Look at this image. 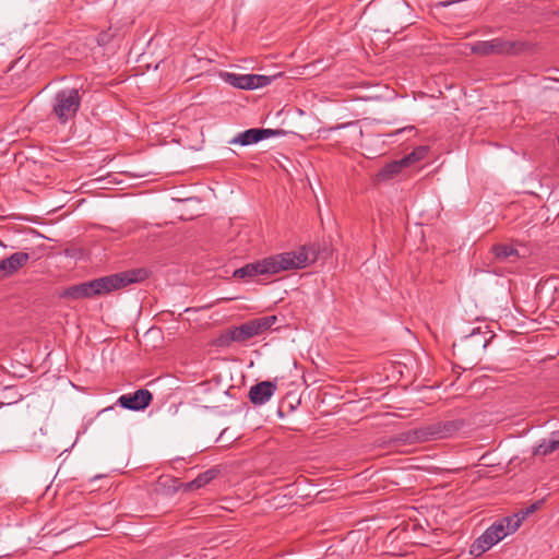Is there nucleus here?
<instances>
[{
	"instance_id": "412c9836",
	"label": "nucleus",
	"mask_w": 559,
	"mask_h": 559,
	"mask_svg": "<svg viewBox=\"0 0 559 559\" xmlns=\"http://www.w3.org/2000/svg\"><path fill=\"white\" fill-rule=\"evenodd\" d=\"M428 154V147L427 146H418L416 147L412 153H409L407 156L403 157V162L406 166L419 162L424 159Z\"/></svg>"
},
{
	"instance_id": "2eb2a0df",
	"label": "nucleus",
	"mask_w": 559,
	"mask_h": 559,
	"mask_svg": "<svg viewBox=\"0 0 559 559\" xmlns=\"http://www.w3.org/2000/svg\"><path fill=\"white\" fill-rule=\"evenodd\" d=\"M216 469H207L204 473L200 474L197 478L189 481L186 486L188 490H195L199 488L204 487L206 484H209L211 480H213L217 476Z\"/></svg>"
},
{
	"instance_id": "7ed1b4c3",
	"label": "nucleus",
	"mask_w": 559,
	"mask_h": 559,
	"mask_svg": "<svg viewBox=\"0 0 559 559\" xmlns=\"http://www.w3.org/2000/svg\"><path fill=\"white\" fill-rule=\"evenodd\" d=\"M81 95L76 88L59 91L52 99V115L62 124L73 119L81 106Z\"/></svg>"
},
{
	"instance_id": "6ab92c4d",
	"label": "nucleus",
	"mask_w": 559,
	"mask_h": 559,
	"mask_svg": "<svg viewBox=\"0 0 559 559\" xmlns=\"http://www.w3.org/2000/svg\"><path fill=\"white\" fill-rule=\"evenodd\" d=\"M464 346H477L485 348L487 345V340L480 332L473 331L471 334L466 335L463 340Z\"/></svg>"
},
{
	"instance_id": "9d476101",
	"label": "nucleus",
	"mask_w": 559,
	"mask_h": 559,
	"mask_svg": "<svg viewBox=\"0 0 559 559\" xmlns=\"http://www.w3.org/2000/svg\"><path fill=\"white\" fill-rule=\"evenodd\" d=\"M441 436V431L436 426H428L413 429L402 435L401 440L407 443L425 442L437 439Z\"/></svg>"
},
{
	"instance_id": "5701e85b",
	"label": "nucleus",
	"mask_w": 559,
	"mask_h": 559,
	"mask_svg": "<svg viewBox=\"0 0 559 559\" xmlns=\"http://www.w3.org/2000/svg\"><path fill=\"white\" fill-rule=\"evenodd\" d=\"M537 510V504H532L528 508H526L525 510H522L520 513H518L520 515V519H521V522L530 514L534 513L535 511Z\"/></svg>"
},
{
	"instance_id": "f03ea898",
	"label": "nucleus",
	"mask_w": 559,
	"mask_h": 559,
	"mask_svg": "<svg viewBox=\"0 0 559 559\" xmlns=\"http://www.w3.org/2000/svg\"><path fill=\"white\" fill-rule=\"evenodd\" d=\"M148 277L146 269H133L108 276L92 280L94 296L109 294L130 284L143 282Z\"/></svg>"
},
{
	"instance_id": "a211bd4d",
	"label": "nucleus",
	"mask_w": 559,
	"mask_h": 559,
	"mask_svg": "<svg viewBox=\"0 0 559 559\" xmlns=\"http://www.w3.org/2000/svg\"><path fill=\"white\" fill-rule=\"evenodd\" d=\"M255 326L258 335L267 331L272 325L277 321L275 316L261 317L254 320H251Z\"/></svg>"
},
{
	"instance_id": "f3484780",
	"label": "nucleus",
	"mask_w": 559,
	"mask_h": 559,
	"mask_svg": "<svg viewBox=\"0 0 559 559\" xmlns=\"http://www.w3.org/2000/svg\"><path fill=\"white\" fill-rule=\"evenodd\" d=\"M558 449H559V441L551 440V438L549 437L548 439L543 440V442L538 444V447L534 451V454L535 455H547Z\"/></svg>"
},
{
	"instance_id": "1a4fd4ad",
	"label": "nucleus",
	"mask_w": 559,
	"mask_h": 559,
	"mask_svg": "<svg viewBox=\"0 0 559 559\" xmlns=\"http://www.w3.org/2000/svg\"><path fill=\"white\" fill-rule=\"evenodd\" d=\"M258 275H269L266 260L262 259L253 263H248L242 267L234 271L233 276L243 282H250Z\"/></svg>"
},
{
	"instance_id": "ddd939ff",
	"label": "nucleus",
	"mask_w": 559,
	"mask_h": 559,
	"mask_svg": "<svg viewBox=\"0 0 559 559\" xmlns=\"http://www.w3.org/2000/svg\"><path fill=\"white\" fill-rule=\"evenodd\" d=\"M253 336H258V333L252 321L235 328L230 333V337L235 342H246Z\"/></svg>"
},
{
	"instance_id": "0eeeda50",
	"label": "nucleus",
	"mask_w": 559,
	"mask_h": 559,
	"mask_svg": "<svg viewBox=\"0 0 559 559\" xmlns=\"http://www.w3.org/2000/svg\"><path fill=\"white\" fill-rule=\"evenodd\" d=\"M512 49L513 45L500 38L477 41L471 47L472 52L480 56L508 53Z\"/></svg>"
},
{
	"instance_id": "9b49d317",
	"label": "nucleus",
	"mask_w": 559,
	"mask_h": 559,
	"mask_svg": "<svg viewBox=\"0 0 559 559\" xmlns=\"http://www.w3.org/2000/svg\"><path fill=\"white\" fill-rule=\"evenodd\" d=\"M29 260V255L26 252H15L9 258L0 260V273L4 276H9L19 271Z\"/></svg>"
},
{
	"instance_id": "423d86ee",
	"label": "nucleus",
	"mask_w": 559,
	"mask_h": 559,
	"mask_svg": "<svg viewBox=\"0 0 559 559\" xmlns=\"http://www.w3.org/2000/svg\"><path fill=\"white\" fill-rule=\"evenodd\" d=\"M152 393L146 389H139L133 393L122 394L118 399V404L130 411H142L152 402Z\"/></svg>"
},
{
	"instance_id": "dca6fc26",
	"label": "nucleus",
	"mask_w": 559,
	"mask_h": 559,
	"mask_svg": "<svg viewBox=\"0 0 559 559\" xmlns=\"http://www.w3.org/2000/svg\"><path fill=\"white\" fill-rule=\"evenodd\" d=\"M404 167H406V165L403 159L392 162L381 169L379 177L381 179H391L395 175L400 174Z\"/></svg>"
},
{
	"instance_id": "b1692460",
	"label": "nucleus",
	"mask_w": 559,
	"mask_h": 559,
	"mask_svg": "<svg viewBox=\"0 0 559 559\" xmlns=\"http://www.w3.org/2000/svg\"><path fill=\"white\" fill-rule=\"evenodd\" d=\"M551 440L559 441V431L552 432L550 435Z\"/></svg>"
},
{
	"instance_id": "39448f33",
	"label": "nucleus",
	"mask_w": 559,
	"mask_h": 559,
	"mask_svg": "<svg viewBox=\"0 0 559 559\" xmlns=\"http://www.w3.org/2000/svg\"><path fill=\"white\" fill-rule=\"evenodd\" d=\"M225 81L229 85L240 90H255L269 85L272 79L271 76L261 74L226 73Z\"/></svg>"
},
{
	"instance_id": "393cba45",
	"label": "nucleus",
	"mask_w": 559,
	"mask_h": 559,
	"mask_svg": "<svg viewBox=\"0 0 559 559\" xmlns=\"http://www.w3.org/2000/svg\"><path fill=\"white\" fill-rule=\"evenodd\" d=\"M453 2H454V1H452V2H445V3H442V5H443V7H447L448 4L453 3Z\"/></svg>"
},
{
	"instance_id": "6e6552de",
	"label": "nucleus",
	"mask_w": 559,
	"mask_h": 559,
	"mask_svg": "<svg viewBox=\"0 0 559 559\" xmlns=\"http://www.w3.org/2000/svg\"><path fill=\"white\" fill-rule=\"evenodd\" d=\"M276 389V384L271 381L259 382L249 390L250 402L254 405H263L270 401Z\"/></svg>"
},
{
	"instance_id": "aec40b11",
	"label": "nucleus",
	"mask_w": 559,
	"mask_h": 559,
	"mask_svg": "<svg viewBox=\"0 0 559 559\" xmlns=\"http://www.w3.org/2000/svg\"><path fill=\"white\" fill-rule=\"evenodd\" d=\"M495 257L499 260H507L510 257H518V251L509 245H497L492 248Z\"/></svg>"
},
{
	"instance_id": "f8f14e48",
	"label": "nucleus",
	"mask_w": 559,
	"mask_h": 559,
	"mask_svg": "<svg viewBox=\"0 0 559 559\" xmlns=\"http://www.w3.org/2000/svg\"><path fill=\"white\" fill-rule=\"evenodd\" d=\"M60 297L70 300L93 298L95 296L93 292L92 282L88 281L78 285L69 286L60 293Z\"/></svg>"
},
{
	"instance_id": "4be33fe9",
	"label": "nucleus",
	"mask_w": 559,
	"mask_h": 559,
	"mask_svg": "<svg viewBox=\"0 0 559 559\" xmlns=\"http://www.w3.org/2000/svg\"><path fill=\"white\" fill-rule=\"evenodd\" d=\"M261 139L265 140L272 136L284 134L283 130H273V129H261Z\"/></svg>"
},
{
	"instance_id": "20e7f679",
	"label": "nucleus",
	"mask_w": 559,
	"mask_h": 559,
	"mask_svg": "<svg viewBox=\"0 0 559 559\" xmlns=\"http://www.w3.org/2000/svg\"><path fill=\"white\" fill-rule=\"evenodd\" d=\"M265 260L269 274H276L282 271L304 269L310 261L308 249L306 247H301L297 251H289L273 257H269L265 258Z\"/></svg>"
},
{
	"instance_id": "f257e3e1",
	"label": "nucleus",
	"mask_w": 559,
	"mask_h": 559,
	"mask_svg": "<svg viewBox=\"0 0 559 559\" xmlns=\"http://www.w3.org/2000/svg\"><path fill=\"white\" fill-rule=\"evenodd\" d=\"M521 526L519 514L506 516L490 525L473 544L471 554L480 556Z\"/></svg>"
},
{
	"instance_id": "4468645a",
	"label": "nucleus",
	"mask_w": 559,
	"mask_h": 559,
	"mask_svg": "<svg viewBox=\"0 0 559 559\" xmlns=\"http://www.w3.org/2000/svg\"><path fill=\"white\" fill-rule=\"evenodd\" d=\"M261 129H249L241 133H239L237 136H235L230 143L231 144H240L242 146L251 145L254 143H258L262 141L261 139Z\"/></svg>"
}]
</instances>
